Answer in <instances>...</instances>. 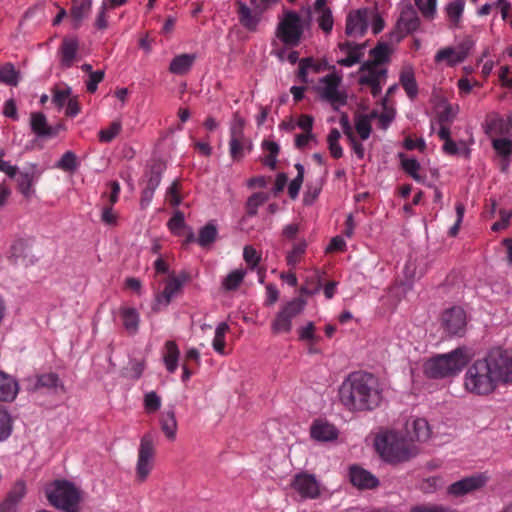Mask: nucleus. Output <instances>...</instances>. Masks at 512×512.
<instances>
[{
    "label": "nucleus",
    "mask_w": 512,
    "mask_h": 512,
    "mask_svg": "<svg viewBox=\"0 0 512 512\" xmlns=\"http://www.w3.org/2000/svg\"><path fill=\"white\" fill-rule=\"evenodd\" d=\"M71 98V89L66 87L64 89H57L53 94L52 101L59 108L64 107Z\"/></svg>",
    "instance_id": "63"
},
{
    "label": "nucleus",
    "mask_w": 512,
    "mask_h": 512,
    "mask_svg": "<svg viewBox=\"0 0 512 512\" xmlns=\"http://www.w3.org/2000/svg\"><path fill=\"white\" fill-rule=\"evenodd\" d=\"M306 301L298 296L282 305L271 323L274 334H285L292 330V320L303 312Z\"/></svg>",
    "instance_id": "9"
},
{
    "label": "nucleus",
    "mask_w": 512,
    "mask_h": 512,
    "mask_svg": "<svg viewBox=\"0 0 512 512\" xmlns=\"http://www.w3.org/2000/svg\"><path fill=\"white\" fill-rule=\"evenodd\" d=\"M19 391L18 382L0 370V401H12Z\"/></svg>",
    "instance_id": "28"
},
{
    "label": "nucleus",
    "mask_w": 512,
    "mask_h": 512,
    "mask_svg": "<svg viewBox=\"0 0 512 512\" xmlns=\"http://www.w3.org/2000/svg\"><path fill=\"white\" fill-rule=\"evenodd\" d=\"M268 200V194L263 192H257L251 195L246 203V210L248 216H255L258 208L262 206Z\"/></svg>",
    "instance_id": "49"
},
{
    "label": "nucleus",
    "mask_w": 512,
    "mask_h": 512,
    "mask_svg": "<svg viewBox=\"0 0 512 512\" xmlns=\"http://www.w3.org/2000/svg\"><path fill=\"white\" fill-rule=\"evenodd\" d=\"M155 446L151 434H145L140 441L136 463V479L144 482L154 467Z\"/></svg>",
    "instance_id": "10"
},
{
    "label": "nucleus",
    "mask_w": 512,
    "mask_h": 512,
    "mask_svg": "<svg viewBox=\"0 0 512 512\" xmlns=\"http://www.w3.org/2000/svg\"><path fill=\"white\" fill-rule=\"evenodd\" d=\"M410 429H412L413 435L408 436V438H412L413 442L416 441H426L430 438L431 430L429 424L424 418H415L411 422H407V432L410 433Z\"/></svg>",
    "instance_id": "30"
},
{
    "label": "nucleus",
    "mask_w": 512,
    "mask_h": 512,
    "mask_svg": "<svg viewBox=\"0 0 512 512\" xmlns=\"http://www.w3.org/2000/svg\"><path fill=\"white\" fill-rule=\"evenodd\" d=\"M246 148L251 149V144L246 138L230 139L229 141V152L234 161H239L244 157Z\"/></svg>",
    "instance_id": "44"
},
{
    "label": "nucleus",
    "mask_w": 512,
    "mask_h": 512,
    "mask_svg": "<svg viewBox=\"0 0 512 512\" xmlns=\"http://www.w3.org/2000/svg\"><path fill=\"white\" fill-rule=\"evenodd\" d=\"M487 482L483 474H475L456 481L448 486L447 494L452 497H461L481 489Z\"/></svg>",
    "instance_id": "15"
},
{
    "label": "nucleus",
    "mask_w": 512,
    "mask_h": 512,
    "mask_svg": "<svg viewBox=\"0 0 512 512\" xmlns=\"http://www.w3.org/2000/svg\"><path fill=\"white\" fill-rule=\"evenodd\" d=\"M0 81L11 86L18 84L19 73L12 64L8 63L0 68Z\"/></svg>",
    "instance_id": "51"
},
{
    "label": "nucleus",
    "mask_w": 512,
    "mask_h": 512,
    "mask_svg": "<svg viewBox=\"0 0 512 512\" xmlns=\"http://www.w3.org/2000/svg\"><path fill=\"white\" fill-rule=\"evenodd\" d=\"M79 41L76 37L63 38L58 49L59 65L62 69H69L78 60Z\"/></svg>",
    "instance_id": "17"
},
{
    "label": "nucleus",
    "mask_w": 512,
    "mask_h": 512,
    "mask_svg": "<svg viewBox=\"0 0 512 512\" xmlns=\"http://www.w3.org/2000/svg\"><path fill=\"white\" fill-rule=\"evenodd\" d=\"M42 174L36 163H28L16 176L17 188L25 198L35 194L34 185Z\"/></svg>",
    "instance_id": "12"
},
{
    "label": "nucleus",
    "mask_w": 512,
    "mask_h": 512,
    "mask_svg": "<svg viewBox=\"0 0 512 512\" xmlns=\"http://www.w3.org/2000/svg\"><path fill=\"white\" fill-rule=\"evenodd\" d=\"M10 257L13 258L15 262L21 261L24 264L33 263L32 240L23 238L16 239L10 247Z\"/></svg>",
    "instance_id": "23"
},
{
    "label": "nucleus",
    "mask_w": 512,
    "mask_h": 512,
    "mask_svg": "<svg viewBox=\"0 0 512 512\" xmlns=\"http://www.w3.org/2000/svg\"><path fill=\"white\" fill-rule=\"evenodd\" d=\"M392 52V48L387 43H379L375 48L370 51L371 60L368 63L384 66L389 61V56Z\"/></svg>",
    "instance_id": "42"
},
{
    "label": "nucleus",
    "mask_w": 512,
    "mask_h": 512,
    "mask_svg": "<svg viewBox=\"0 0 512 512\" xmlns=\"http://www.w3.org/2000/svg\"><path fill=\"white\" fill-rule=\"evenodd\" d=\"M374 446L380 457L391 464L408 461L418 454V448L413 443V439L397 431L378 434Z\"/></svg>",
    "instance_id": "3"
},
{
    "label": "nucleus",
    "mask_w": 512,
    "mask_h": 512,
    "mask_svg": "<svg viewBox=\"0 0 512 512\" xmlns=\"http://www.w3.org/2000/svg\"><path fill=\"white\" fill-rule=\"evenodd\" d=\"M349 478L353 486L361 490L374 489L379 486L378 478L370 471L358 465L350 467Z\"/></svg>",
    "instance_id": "19"
},
{
    "label": "nucleus",
    "mask_w": 512,
    "mask_h": 512,
    "mask_svg": "<svg viewBox=\"0 0 512 512\" xmlns=\"http://www.w3.org/2000/svg\"><path fill=\"white\" fill-rule=\"evenodd\" d=\"M122 124L120 121H113L109 127L101 129L98 133L99 140L104 143L111 142L121 131Z\"/></svg>",
    "instance_id": "53"
},
{
    "label": "nucleus",
    "mask_w": 512,
    "mask_h": 512,
    "mask_svg": "<svg viewBox=\"0 0 512 512\" xmlns=\"http://www.w3.org/2000/svg\"><path fill=\"white\" fill-rule=\"evenodd\" d=\"M307 249V242L302 239L293 243L292 248L286 254V262L290 267H295L305 254Z\"/></svg>",
    "instance_id": "43"
},
{
    "label": "nucleus",
    "mask_w": 512,
    "mask_h": 512,
    "mask_svg": "<svg viewBox=\"0 0 512 512\" xmlns=\"http://www.w3.org/2000/svg\"><path fill=\"white\" fill-rule=\"evenodd\" d=\"M322 109H331L337 112L339 119L341 108L347 104V92L342 83V73L335 66H330L322 59Z\"/></svg>",
    "instance_id": "5"
},
{
    "label": "nucleus",
    "mask_w": 512,
    "mask_h": 512,
    "mask_svg": "<svg viewBox=\"0 0 512 512\" xmlns=\"http://www.w3.org/2000/svg\"><path fill=\"white\" fill-rule=\"evenodd\" d=\"M370 15V8L351 11L346 19V34L352 38L362 37L368 29Z\"/></svg>",
    "instance_id": "13"
},
{
    "label": "nucleus",
    "mask_w": 512,
    "mask_h": 512,
    "mask_svg": "<svg viewBox=\"0 0 512 512\" xmlns=\"http://www.w3.org/2000/svg\"><path fill=\"white\" fill-rule=\"evenodd\" d=\"M263 151L266 155L263 157L262 162L264 165L268 166L270 169L276 168L277 156L280 151L279 145L272 140H264L261 145Z\"/></svg>",
    "instance_id": "38"
},
{
    "label": "nucleus",
    "mask_w": 512,
    "mask_h": 512,
    "mask_svg": "<svg viewBox=\"0 0 512 512\" xmlns=\"http://www.w3.org/2000/svg\"><path fill=\"white\" fill-rule=\"evenodd\" d=\"M49 503L63 512H80V490L67 480H55L45 489Z\"/></svg>",
    "instance_id": "7"
},
{
    "label": "nucleus",
    "mask_w": 512,
    "mask_h": 512,
    "mask_svg": "<svg viewBox=\"0 0 512 512\" xmlns=\"http://www.w3.org/2000/svg\"><path fill=\"white\" fill-rule=\"evenodd\" d=\"M340 136V132L337 129H332L327 137L329 150L334 158H340L343 154L342 148L339 145Z\"/></svg>",
    "instance_id": "54"
},
{
    "label": "nucleus",
    "mask_w": 512,
    "mask_h": 512,
    "mask_svg": "<svg viewBox=\"0 0 512 512\" xmlns=\"http://www.w3.org/2000/svg\"><path fill=\"white\" fill-rule=\"evenodd\" d=\"M218 236V229L214 222H208L205 226H203L199 230V235L197 238V243L206 248L215 242Z\"/></svg>",
    "instance_id": "39"
},
{
    "label": "nucleus",
    "mask_w": 512,
    "mask_h": 512,
    "mask_svg": "<svg viewBox=\"0 0 512 512\" xmlns=\"http://www.w3.org/2000/svg\"><path fill=\"white\" fill-rule=\"evenodd\" d=\"M196 58V54H179L171 60L169 71L176 75H184L190 71Z\"/></svg>",
    "instance_id": "29"
},
{
    "label": "nucleus",
    "mask_w": 512,
    "mask_h": 512,
    "mask_svg": "<svg viewBox=\"0 0 512 512\" xmlns=\"http://www.w3.org/2000/svg\"><path fill=\"white\" fill-rule=\"evenodd\" d=\"M164 350L163 360L166 369L168 372L174 373L178 368V361L180 356L178 346L174 341L169 340L165 343Z\"/></svg>",
    "instance_id": "33"
},
{
    "label": "nucleus",
    "mask_w": 512,
    "mask_h": 512,
    "mask_svg": "<svg viewBox=\"0 0 512 512\" xmlns=\"http://www.w3.org/2000/svg\"><path fill=\"white\" fill-rule=\"evenodd\" d=\"M421 15L427 20H433L437 14V0H414Z\"/></svg>",
    "instance_id": "47"
},
{
    "label": "nucleus",
    "mask_w": 512,
    "mask_h": 512,
    "mask_svg": "<svg viewBox=\"0 0 512 512\" xmlns=\"http://www.w3.org/2000/svg\"><path fill=\"white\" fill-rule=\"evenodd\" d=\"M320 13V0H314L313 5H306L301 8L300 14L295 11L285 10L279 17L276 27V38L286 47H296L301 41L305 27L312 22V14Z\"/></svg>",
    "instance_id": "2"
},
{
    "label": "nucleus",
    "mask_w": 512,
    "mask_h": 512,
    "mask_svg": "<svg viewBox=\"0 0 512 512\" xmlns=\"http://www.w3.org/2000/svg\"><path fill=\"white\" fill-rule=\"evenodd\" d=\"M161 407V397L156 392L150 391L144 395V408L149 414L157 412Z\"/></svg>",
    "instance_id": "56"
},
{
    "label": "nucleus",
    "mask_w": 512,
    "mask_h": 512,
    "mask_svg": "<svg viewBox=\"0 0 512 512\" xmlns=\"http://www.w3.org/2000/svg\"><path fill=\"white\" fill-rule=\"evenodd\" d=\"M244 119L238 114L235 113L233 116V120L230 124V139H243L244 136Z\"/></svg>",
    "instance_id": "57"
},
{
    "label": "nucleus",
    "mask_w": 512,
    "mask_h": 512,
    "mask_svg": "<svg viewBox=\"0 0 512 512\" xmlns=\"http://www.w3.org/2000/svg\"><path fill=\"white\" fill-rule=\"evenodd\" d=\"M92 8V0H72L70 19L72 27L78 29L89 16Z\"/></svg>",
    "instance_id": "26"
},
{
    "label": "nucleus",
    "mask_w": 512,
    "mask_h": 512,
    "mask_svg": "<svg viewBox=\"0 0 512 512\" xmlns=\"http://www.w3.org/2000/svg\"><path fill=\"white\" fill-rule=\"evenodd\" d=\"M26 494V484L17 480L10 489L5 500L0 504V512H15L17 505Z\"/></svg>",
    "instance_id": "24"
},
{
    "label": "nucleus",
    "mask_w": 512,
    "mask_h": 512,
    "mask_svg": "<svg viewBox=\"0 0 512 512\" xmlns=\"http://www.w3.org/2000/svg\"><path fill=\"white\" fill-rule=\"evenodd\" d=\"M339 125H340L341 129L343 130V132L350 139L352 148H353L355 154L357 155V157L359 159H362L364 157V147L361 143L357 142L356 139L354 138V135L351 131V127L349 124V119H348L347 115H345L344 113H341L339 116Z\"/></svg>",
    "instance_id": "40"
},
{
    "label": "nucleus",
    "mask_w": 512,
    "mask_h": 512,
    "mask_svg": "<svg viewBox=\"0 0 512 512\" xmlns=\"http://www.w3.org/2000/svg\"><path fill=\"white\" fill-rule=\"evenodd\" d=\"M12 433V418L7 409L0 405V441L6 440Z\"/></svg>",
    "instance_id": "50"
},
{
    "label": "nucleus",
    "mask_w": 512,
    "mask_h": 512,
    "mask_svg": "<svg viewBox=\"0 0 512 512\" xmlns=\"http://www.w3.org/2000/svg\"><path fill=\"white\" fill-rule=\"evenodd\" d=\"M441 323L448 334L462 336L467 324L466 314L459 307L448 309L442 314Z\"/></svg>",
    "instance_id": "14"
},
{
    "label": "nucleus",
    "mask_w": 512,
    "mask_h": 512,
    "mask_svg": "<svg viewBox=\"0 0 512 512\" xmlns=\"http://www.w3.org/2000/svg\"><path fill=\"white\" fill-rule=\"evenodd\" d=\"M292 486L302 498H316L320 491L315 475L308 473L296 475Z\"/></svg>",
    "instance_id": "18"
},
{
    "label": "nucleus",
    "mask_w": 512,
    "mask_h": 512,
    "mask_svg": "<svg viewBox=\"0 0 512 512\" xmlns=\"http://www.w3.org/2000/svg\"><path fill=\"white\" fill-rule=\"evenodd\" d=\"M359 73V84L368 87L374 97L380 95L387 79V69L382 65L364 62Z\"/></svg>",
    "instance_id": "11"
},
{
    "label": "nucleus",
    "mask_w": 512,
    "mask_h": 512,
    "mask_svg": "<svg viewBox=\"0 0 512 512\" xmlns=\"http://www.w3.org/2000/svg\"><path fill=\"white\" fill-rule=\"evenodd\" d=\"M161 173V165L152 166L149 173L147 174L146 186L153 190H156L161 182Z\"/></svg>",
    "instance_id": "60"
},
{
    "label": "nucleus",
    "mask_w": 512,
    "mask_h": 512,
    "mask_svg": "<svg viewBox=\"0 0 512 512\" xmlns=\"http://www.w3.org/2000/svg\"><path fill=\"white\" fill-rule=\"evenodd\" d=\"M315 331L316 326L313 322H308L299 329V339L307 343L309 353H317V349L314 347V342L316 341Z\"/></svg>",
    "instance_id": "45"
},
{
    "label": "nucleus",
    "mask_w": 512,
    "mask_h": 512,
    "mask_svg": "<svg viewBox=\"0 0 512 512\" xmlns=\"http://www.w3.org/2000/svg\"><path fill=\"white\" fill-rule=\"evenodd\" d=\"M30 127L31 130L39 138L54 137L58 134L59 129L61 128V126H49L47 123L46 116L41 112H35L31 114Z\"/></svg>",
    "instance_id": "22"
},
{
    "label": "nucleus",
    "mask_w": 512,
    "mask_h": 512,
    "mask_svg": "<svg viewBox=\"0 0 512 512\" xmlns=\"http://www.w3.org/2000/svg\"><path fill=\"white\" fill-rule=\"evenodd\" d=\"M510 120L501 116H494L488 123L490 133L505 134L509 132Z\"/></svg>",
    "instance_id": "52"
},
{
    "label": "nucleus",
    "mask_w": 512,
    "mask_h": 512,
    "mask_svg": "<svg viewBox=\"0 0 512 512\" xmlns=\"http://www.w3.org/2000/svg\"><path fill=\"white\" fill-rule=\"evenodd\" d=\"M160 425L165 436L170 440H174L177 432V421L173 407L162 412Z\"/></svg>",
    "instance_id": "34"
},
{
    "label": "nucleus",
    "mask_w": 512,
    "mask_h": 512,
    "mask_svg": "<svg viewBox=\"0 0 512 512\" xmlns=\"http://www.w3.org/2000/svg\"><path fill=\"white\" fill-rule=\"evenodd\" d=\"M243 258L251 270H254L261 260V255L250 245L243 249Z\"/></svg>",
    "instance_id": "58"
},
{
    "label": "nucleus",
    "mask_w": 512,
    "mask_h": 512,
    "mask_svg": "<svg viewBox=\"0 0 512 512\" xmlns=\"http://www.w3.org/2000/svg\"><path fill=\"white\" fill-rule=\"evenodd\" d=\"M410 512H457L456 510L443 505H419L413 507Z\"/></svg>",
    "instance_id": "64"
},
{
    "label": "nucleus",
    "mask_w": 512,
    "mask_h": 512,
    "mask_svg": "<svg viewBox=\"0 0 512 512\" xmlns=\"http://www.w3.org/2000/svg\"><path fill=\"white\" fill-rule=\"evenodd\" d=\"M295 146L298 149L310 148L312 144L317 143V138L315 134L311 132H302L300 134L295 135Z\"/></svg>",
    "instance_id": "59"
},
{
    "label": "nucleus",
    "mask_w": 512,
    "mask_h": 512,
    "mask_svg": "<svg viewBox=\"0 0 512 512\" xmlns=\"http://www.w3.org/2000/svg\"><path fill=\"white\" fill-rule=\"evenodd\" d=\"M377 112L373 111L369 114L358 115L355 118V129L362 140H367L371 134V123L376 119Z\"/></svg>",
    "instance_id": "35"
},
{
    "label": "nucleus",
    "mask_w": 512,
    "mask_h": 512,
    "mask_svg": "<svg viewBox=\"0 0 512 512\" xmlns=\"http://www.w3.org/2000/svg\"><path fill=\"white\" fill-rule=\"evenodd\" d=\"M236 6L240 24L248 31H256L261 21L254 13V9L251 7L249 1L239 0L236 2Z\"/></svg>",
    "instance_id": "21"
},
{
    "label": "nucleus",
    "mask_w": 512,
    "mask_h": 512,
    "mask_svg": "<svg viewBox=\"0 0 512 512\" xmlns=\"http://www.w3.org/2000/svg\"><path fill=\"white\" fill-rule=\"evenodd\" d=\"M246 275V269L237 268L223 278L221 286L225 291H235L239 288Z\"/></svg>",
    "instance_id": "36"
},
{
    "label": "nucleus",
    "mask_w": 512,
    "mask_h": 512,
    "mask_svg": "<svg viewBox=\"0 0 512 512\" xmlns=\"http://www.w3.org/2000/svg\"><path fill=\"white\" fill-rule=\"evenodd\" d=\"M320 72V64L313 60L306 58L302 59L299 63L298 78L301 82L306 84H314L315 76Z\"/></svg>",
    "instance_id": "31"
},
{
    "label": "nucleus",
    "mask_w": 512,
    "mask_h": 512,
    "mask_svg": "<svg viewBox=\"0 0 512 512\" xmlns=\"http://www.w3.org/2000/svg\"><path fill=\"white\" fill-rule=\"evenodd\" d=\"M229 331V325L226 322H220L215 328V335L212 341L214 351L222 356L226 355L225 335Z\"/></svg>",
    "instance_id": "41"
},
{
    "label": "nucleus",
    "mask_w": 512,
    "mask_h": 512,
    "mask_svg": "<svg viewBox=\"0 0 512 512\" xmlns=\"http://www.w3.org/2000/svg\"><path fill=\"white\" fill-rule=\"evenodd\" d=\"M467 56L468 50L464 46L445 47L436 53L434 61L437 64L445 63L448 66H455L463 62Z\"/></svg>",
    "instance_id": "20"
},
{
    "label": "nucleus",
    "mask_w": 512,
    "mask_h": 512,
    "mask_svg": "<svg viewBox=\"0 0 512 512\" xmlns=\"http://www.w3.org/2000/svg\"><path fill=\"white\" fill-rule=\"evenodd\" d=\"M397 25L401 31L406 33L414 32L419 28L420 18L412 5L408 4L402 8Z\"/></svg>",
    "instance_id": "25"
},
{
    "label": "nucleus",
    "mask_w": 512,
    "mask_h": 512,
    "mask_svg": "<svg viewBox=\"0 0 512 512\" xmlns=\"http://www.w3.org/2000/svg\"><path fill=\"white\" fill-rule=\"evenodd\" d=\"M473 354L466 347H459L445 354H439L425 361L424 373L433 379H442L458 375L470 362Z\"/></svg>",
    "instance_id": "4"
},
{
    "label": "nucleus",
    "mask_w": 512,
    "mask_h": 512,
    "mask_svg": "<svg viewBox=\"0 0 512 512\" xmlns=\"http://www.w3.org/2000/svg\"><path fill=\"white\" fill-rule=\"evenodd\" d=\"M121 317L124 328L130 334L137 333L139 329V314L134 308L125 307L121 309Z\"/></svg>",
    "instance_id": "37"
},
{
    "label": "nucleus",
    "mask_w": 512,
    "mask_h": 512,
    "mask_svg": "<svg viewBox=\"0 0 512 512\" xmlns=\"http://www.w3.org/2000/svg\"><path fill=\"white\" fill-rule=\"evenodd\" d=\"M338 399L348 411H371L382 401L380 383L371 373L352 372L339 386Z\"/></svg>",
    "instance_id": "1"
},
{
    "label": "nucleus",
    "mask_w": 512,
    "mask_h": 512,
    "mask_svg": "<svg viewBox=\"0 0 512 512\" xmlns=\"http://www.w3.org/2000/svg\"><path fill=\"white\" fill-rule=\"evenodd\" d=\"M485 360L498 385L512 384V349L493 348L485 356Z\"/></svg>",
    "instance_id": "8"
},
{
    "label": "nucleus",
    "mask_w": 512,
    "mask_h": 512,
    "mask_svg": "<svg viewBox=\"0 0 512 512\" xmlns=\"http://www.w3.org/2000/svg\"><path fill=\"white\" fill-rule=\"evenodd\" d=\"M399 81L410 99H413L417 96L418 85L415 78V71L412 65L405 64L402 67L400 71Z\"/></svg>",
    "instance_id": "27"
},
{
    "label": "nucleus",
    "mask_w": 512,
    "mask_h": 512,
    "mask_svg": "<svg viewBox=\"0 0 512 512\" xmlns=\"http://www.w3.org/2000/svg\"><path fill=\"white\" fill-rule=\"evenodd\" d=\"M463 387L466 392L477 396H487L496 390L498 383L485 358L476 360L468 367L463 377Z\"/></svg>",
    "instance_id": "6"
},
{
    "label": "nucleus",
    "mask_w": 512,
    "mask_h": 512,
    "mask_svg": "<svg viewBox=\"0 0 512 512\" xmlns=\"http://www.w3.org/2000/svg\"><path fill=\"white\" fill-rule=\"evenodd\" d=\"M37 387H44L48 389H61L64 390V386L61 383L59 377L55 373L42 374L37 379Z\"/></svg>",
    "instance_id": "48"
},
{
    "label": "nucleus",
    "mask_w": 512,
    "mask_h": 512,
    "mask_svg": "<svg viewBox=\"0 0 512 512\" xmlns=\"http://www.w3.org/2000/svg\"><path fill=\"white\" fill-rule=\"evenodd\" d=\"M338 48L342 56H338L337 63L341 66L352 67L363 58L366 44L344 42L340 43Z\"/></svg>",
    "instance_id": "16"
},
{
    "label": "nucleus",
    "mask_w": 512,
    "mask_h": 512,
    "mask_svg": "<svg viewBox=\"0 0 512 512\" xmlns=\"http://www.w3.org/2000/svg\"><path fill=\"white\" fill-rule=\"evenodd\" d=\"M465 3L463 0H454L445 6V13L450 28H458L464 12Z\"/></svg>",
    "instance_id": "32"
},
{
    "label": "nucleus",
    "mask_w": 512,
    "mask_h": 512,
    "mask_svg": "<svg viewBox=\"0 0 512 512\" xmlns=\"http://www.w3.org/2000/svg\"><path fill=\"white\" fill-rule=\"evenodd\" d=\"M401 165L404 171L409 174L415 181L424 182V177L420 174V163L414 158L401 157Z\"/></svg>",
    "instance_id": "46"
},
{
    "label": "nucleus",
    "mask_w": 512,
    "mask_h": 512,
    "mask_svg": "<svg viewBox=\"0 0 512 512\" xmlns=\"http://www.w3.org/2000/svg\"><path fill=\"white\" fill-rule=\"evenodd\" d=\"M338 436L339 431L333 424L322 421V442H335Z\"/></svg>",
    "instance_id": "61"
},
{
    "label": "nucleus",
    "mask_w": 512,
    "mask_h": 512,
    "mask_svg": "<svg viewBox=\"0 0 512 512\" xmlns=\"http://www.w3.org/2000/svg\"><path fill=\"white\" fill-rule=\"evenodd\" d=\"M78 166L77 157L74 152H65L60 160L57 162L56 167L64 171H74Z\"/></svg>",
    "instance_id": "55"
},
{
    "label": "nucleus",
    "mask_w": 512,
    "mask_h": 512,
    "mask_svg": "<svg viewBox=\"0 0 512 512\" xmlns=\"http://www.w3.org/2000/svg\"><path fill=\"white\" fill-rule=\"evenodd\" d=\"M184 281H185V277L183 278H179V277H172L170 278L165 287H164V291L166 292V294H169L171 297H175L178 292L181 290L183 284H184Z\"/></svg>",
    "instance_id": "62"
}]
</instances>
